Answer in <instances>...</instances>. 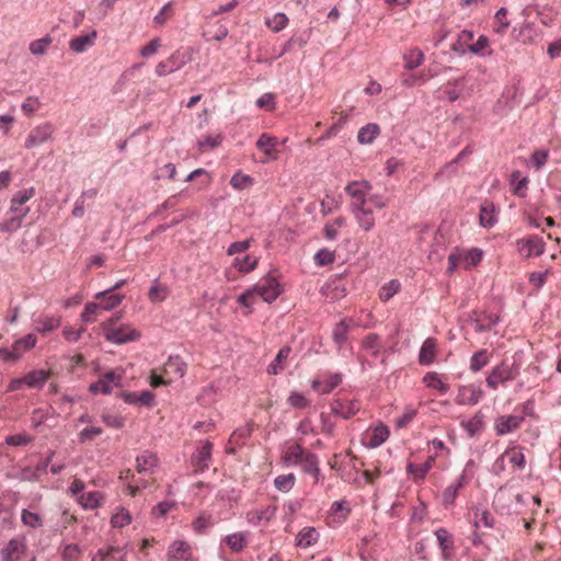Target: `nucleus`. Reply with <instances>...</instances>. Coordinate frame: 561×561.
Masks as SVG:
<instances>
[{"mask_svg": "<svg viewBox=\"0 0 561 561\" xmlns=\"http://www.w3.org/2000/svg\"><path fill=\"white\" fill-rule=\"evenodd\" d=\"M523 353L516 352L511 358H505L494 366L485 378V383L491 390H497L514 380L520 373Z\"/></svg>", "mask_w": 561, "mask_h": 561, "instance_id": "1", "label": "nucleus"}, {"mask_svg": "<svg viewBox=\"0 0 561 561\" xmlns=\"http://www.w3.org/2000/svg\"><path fill=\"white\" fill-rule=\"evenodd\" d=\"M119 318V316H115L102 323L104 339L116 345L139 340L140 332L131 324H118Z\"/></svg>", "mask_w": 561, "mask_h": 561, "instance_id": "2", "label": "nucleus"}, {"mask_svg": "<svg viewBox=\"0 0 561 561\" xmlns=\"http://www.w3.org/2000/svg\"><path fill=\"white\" fill-rule=\"evenodd\" d=\"M278 277V272L273 270L261 278L255 285H253V290L256 296H260L267 304L275 301L283 291Z\"/></svg>", "mask_w": 561, "mask_h": 561, "instance_id": "3", "label": "nucleus"}, {"mask_svg": "<svg viewBox=\"0 0 561 561\" xmlns=\"http://www.w3.org/2000/svg\"><path fill=\"white\" fill-rule=\"evenodd\" d=\"M546 242L538 234H531L516 241V251L526 259L537 257L545 253Z\"/></svg>", "mask_w": 561, "mask_h": 561, "instance_id": "4", "label": "nucleus"}, {"mask_svg": "<svg viewBox=\"0 0 561 561\" xmlns=\"http://www.w3.org/2000/svg\"><path fill=\"white\" fill-rule=\"evenodd\" d=\"M55 130V126L50 122H44L36 125L31 129L27 137L25 138L24 147L26 149H33L47 142L51 139Z\"/></svg>", "mask_w": 561, "mask_h": 561, "instance_id": "5", "label": "nucleus"}, {"mask_svg": "<svg viewBox=\"0 0 561 561\" xmlns=\"http://www.w3.org/2000/svg\"><path fill=\"white\" fill-rule=\"evenodd\" d=\"M371 190V184L368 181H352L346 187L345 192L351 196L352 201L350 209L365 206L367 203V196Z\"/></svg>", "mask_w": 561, "mask_h": 561, "instance_id": "6", "label": "nucleus"}, {"mask_svg": "<svg viewBox=\"0 0 561 561\" xmlns=\"http://www.w3.org/2000/svg\"><path fill=\"white\" fill-rule=\"evenodd\" d=\"M469 81H470L469 76H461V77H458V78L447 81L444 85H442L438 89L437 93H439V94L437 98L438 99L446 98L450 102L457 101L463 94V91Z\"/></svg>", "mask_w": 561, "mask_h": 561, "instance_id": "7", "label": "nucleus"}, {"mask_svg": "<svg viewBox=\"0 0 561 561\" xmlns=\"http://www.w3.org/2000/svg\"><path fill=\"white\" fill-rule=\"evenodd\" d=\"M123 379L122 370H111L105 373L100 379L90 386V391L93 393L110 394L114 387H121Z\"/></svg>", "mask_w": 561, "mask_h": 561, "instance_id": "8", "label": "nucleus"}, {"mask_svg": "<svg viewBox=\"0 0 561 561\" xmlns=\"http://www.w3.org/2000/svg\"><path fill=\"white\" fill-rule=\"evenodd\" d=\"M34 196L35 188L33 186L18 191L10 201L9 211L24 219L30 213V207L25 204Z\"/></svg>", "mask_w": 561, "mask_h": 561, "instance_id": "9", "label": "nucleus"}, {"mask_svg": "<svg viewBox=\"0 0 561 561\" xmlns=\"http://www.w3.org/2000/svg\"><path fill=\"white\" fill-rule=\"evenodd\" d=\"M213 444L209 440L201 442V446L192 455V465L196 471H205L211 462Z\"/></svg>", "mask_w": 561, "mask_h": 561, "instance_id": "10", "label": "nucleus"}, {"mask_svg": "<svg viewBox=\"0 0 561 561\" xmlns=\"http://www.w3.org/2000/svg\"><path fill=\"white\" fill-rule=\"evenodd\" d=\"M484 396L483 390L474 385L460 386L456 397V403L459 405H476Z\"/></svg>", "mask_w": 561, "mask_h": 561, "instance_id": "11", "label": "nucleus"}, {"mask_svg": "<svg viewBox=\"0 0 561 561\" xmlns=\"http://www.w3.org/2000/svg\"><path fill=\"white\" fill-rule=\"evenodd\" d=\"M276 511L277 507L274 505H267L262 508H253L247 512L245 519L250 525L257 527L271 522L274 518Z\"/></svg>", "mask_w": 561, "mask_h": 561, "instance_id": "12", "label": "nucleus"}, {"mask_svg": "<svg viewBox=\"0 0 561 561\" xmlns=\"http://www.w3.org/2000/svg\"><path fill=\"white\" fill-rule=\"evenodd\" d=\"M523 423V416L517 415H501L497 419H495L494 422V430L496 435L504 436L506 434H510L520 427Z\"/></svg>", "mask_w": 561, "mask_h": 561, "instance_id": "13", "label": "nucleus"}, {"mask_svg": "<svg viewBox=\"0 0 561 561\" xmlns=\"http://www.w3.org/2000/svg\"><path fill=\"white\" fill-rule=\"evenodd\" d=\"M26 551L24 539L12 538L1 550L0 558L2 561H16Z\"/></svg>", "mask_w": 561, "mask_h": 561, "instance_id": "14", "label": "nucleus"}, {"mask_svg": "<svg viewBox=\"0 0 561 561\" xmlns=\"http://www.w3.org/2000/svg\"><path fill=\"white\" fill-rule=\"evenodd\" d=\"M249 531L232 533L221 539L220 546L226 545L232 552L240 553L249 545Z\"/></svg>", "mask_w": 561, "mask_h": 561, "instance_id": "15", "label": "nucleus"}, {"mask_svg": "<svg viewBox=\"0 0 561 561\" xmlns=\"http://www.w3.org/2000/svg\"><path fill=\"white\" fill-rule=\"evenodd\" d=\"M168 557L175 561H193L192 549L188 542L175 540L168 550Z\"/></svg>", "mask_w": 561, "mask_h": 561, "instance_id": "16", "label": "nucleus"}, {"mask_svg": "<svg viewBox=\"0 0 561 561\" xmlns=\"http://www.w3.org/2000/svg\"><path fill=\"white\" fill-rule=\"evenodd\" d=\"M158 466V458L151 451L146 450L136 458V468L139 473L153 474Z\"/></svg>", "mask_w": 561, "mask_h": 561, "instance_id": "17", "label": "nucleus"}, {"mask_svg": "<svg viewBox=\"0 0 561 561\" xmlns=\"http://www.w3.org/2000/svg\"><path fill=\"white\" fill-rule=\"evenodd\" d=\"M434 534L437 539L438 547L442 550V558L445 561L450 560L455 549L454 540L450 533L446 528L442 527L436 529Z\"/></svg>", "mask_w": 561, "mask_h": 561, "instance_id": "18", "label": "nucleus"}, {"mask_svg": "<svg viewBox=\"0 0 561 561\" xmlns=\"http://www.w3.org/2000/svg\"><path fill=\"white\" fill-rule=\"evenodd\" d=\"M298 466L305 473L312 476L314 483H319L322 479L319 458L316 454L308 451Z\"/></svg>", "mask_w": 561, "mask_h": 561, "instance_id": "19", "label": "nucleus"}, {"mask_svg": "<svg viewBox=\"0 0 561 561\" xmlns=\"http://www.w3.org/2000/svg\"><path fill=\"white\" fill-rule=\"evenodd\" d=\"M124 297L125 296L122 294L114 293L113 289H105L95 295V298L100 300V307L102 310L106 311H110L119 306Z\"/></svg>", "mask_w": 561, "mask_h": 561, "instance_id": "20", "label": "nucleus"}, {"mask_svg": "<svg viewBox=\"0 0 561 561\" xmlns=\"http://www.w3.org/2000/svg\"><path fill=\"white\" fill-rule=\"evenodd\" d=\"M50 377V371L45 369H33L24 375L26 387L31 389H42Z\"/></svg>", "mask_w": 561, "mask_h": 561, "instance_id": "21", "label": "nucleus"}, {"mask_svg": "<svg viewBox=\"0 0 561 561\" xmlns=\"http://www.w3.org/2000/svg\"><path fill=\"white\" fill-rule=\"evenodd\" d=\"M307 453L308 450H306L300 444H293L285 450L282 460L284 465L295 467L300 463Z\"/></svg>", "mask_w": 561, "mask_h": 561, "instance_id": "22", "label": "nucleus"}, {"mask_svg": "<svg viewBox=\"0 0 561 561\" xmlns=\"http://www.w3.org/2000/svg\"><path fill=\"white\" fill-rule=\"evenodd\" d=\"M436 350H437V344H436L435 339L427 337L423 342V344L420 348L419 363L423 366L431 365L435 360Z\"/></svg>", "mask_w": 561, "mask_h": 561, "instance_id": "23", "label": "nucleus"}, {"mask_svg": "<svg viewBox=\"0 0 561 561\" xmlns=\"http://www.w3.org/2000/svg\"><path fill=\"white\" fill-rule=\"evenodd\" d=\"M342 382V375L339 373L330 374L325 380H313L311 387L321 394L330 393Z\"/></svg>", "mask_w": 561, "mask_h": 561, "instance_id": "24", "label": "nucleus"}, {"mask_svg": "<svg viewBox=\"0 0 561 561\" xmlns=\"http://www.w3.org/2000/svg\"><path fill=\"white\" fill-rule=\"evenodd\" d=\"M191 60L192 54L188 49H178L168 59H165V62L173 73L182 69Z\"/></svg>", "mask_w": 561, "mask_h": 561, "instance_id": "25", "label": "nucleus"}, {"mask_svg": "<svg viewBox=\"0 0 561 561\" xmlns=\"http://www.w3.org/2000/svg\"><path fill=\"white\" fill-rule=\"evenodd\" d=\"M96 36V31H92L89 34L73 37L69 42V48L77 54L84 53L89 47H91L94 44Z\"/></svg>", "mask_w": 561, "mask_h": 561, "instance_id": "26", "label": "nucleus"}, {"mask_svg": "<svg viewBox=\"0 0 561 561\" xmlns=\"http://www.w3.org/2000/svg\"><path fill=\"white\" fill-rule=\"evenodd\" d=\"M164 373L170 377L182 378L186 373V363L179 355L170 356L164 364Z\"/></svg>", "mask_w": 561, "mask_h": 561, "instance_id": "27", "label": "nucleus"}, {"mask_svg": "<svg viewBox=\"0 0 561 561\" xmlns=\"http://www.w3.org/2000/svg\"><path fill=\"white\" fill-rule=\"evenodd\" d=\"M351 211L354 215L358 226L363 230L369 231L374 228L375 217L370 209H367V208H365V206H362V207L351 209Z\"/></svg>", "mask_w": 561, "mask_h": 561, "instance_id": "28", "label": "nucleus"}, {"mask_svg": "<svg viewBox=\"0 0 561 561\" xmlns=\"http://www.w3.org/2000/svg\"><path fill=\"white\" fill-rule=\"evenodd\" d=\"M319 536L314 527H304L296 536V545L300 548H309L317 543Z\"/></svg>", "mask_w": 561, "mask_h": 561, "instance_id": "29", "label": "nucleus"}, {"mask_svg": "<svg viewBox=\"0 0 561 561\" xmlns=\"http://www.w3.org/2000/svg\"><path fill=\"white\" fill-rule=\"evenodd\" d=\"M435 458L436 456H430L424 463L419 466L414 465L413 462H409L407 466V472L413 474L415 481H422L432 469Z\"/></svg>", "mask_w": 561, "mask_h": 561, "instance_id": "30", "label": "nucleus"}, {"mask_svg": "<svg viewBox=\"0 0 561 561\" xmlns=\"http://www.w3.org/2000/svg\"><path fill=\"white\" fill-rule=\"evenodd\" d=\"M331 410L334 414H337L343 419H350L358 412L359 407L356 402L335 400L331 405Z\"/></svg>", "mask_w": 561, "mask_h": 561, "instance_id": "31", "label": "nucleus"}, {"mask_svg": "<svg viewBox=\"0 0 561 561\" xmlns=\"http://www.w3.org/2000/svg\"><path fill=\"white\" fill-rule=\"evenodd\" d=\"M379 134V125L375 123H368L358 130L357 140L362 145H369L377 138Z\"/></svg>", "mask_w": 561, "mask_h": 561, "instance_id": "32", "label": "nucleus"}, {"mask_svg": "<svg viewBox=\"0 0 561 561\" xmlns=\"http://www.w3.org/2000/svg\"><path fill=\"white\" fill-rule=\"evenodd\" d=\"M278 144V139L268 134H262L256 140V147L261 150L265 156L275 159V147Z\"/></svg>", "mask_w": 561, "mask_h": 561, "instance_id": "33", "label": "nucleus"}, {"mask_svg": "<svg viewBox=\"0 0 561 561\" xmlns=\"http://www.w3.org/2000/svg\"><path fill=\"white\" fill-rule=\"evenodd\" d=\"M170 294V289L167 285L161 284L158 278L153 279L149 293L148 298L151 302H162L164 301Z\"/></svg>", "mask_w": 561, "mask_h": 561, "instance_id": "34", "label": "nucleus"}, {"mask_svg": "<svg viewBox=\"0 0 561 561\" xmlns=\"http://www.w3.org/2000/svg\"><path fill=\"white\" fill-rule=\"evenodd\" d=\"M216 524L215 518L208 512L201 513L192 523V528L196 534H205Z\"/></svg>", "mask_w": 561, "mask_h": 561, "instance_id": "35", "label": "nucleus"}, {"mask_svg": "<svg viewBox=\"0 0 561 561\" xmlns=\"http://www.w3.org/2000/svg\"><path fill=\"white\" fill-rule=\"evenodd\" d=\"M103 495L99 491L82 493L79 496V503L85 510H93L102 505Z\"/></svg>", "mask_w": 561, "mask_h": 561, "instance_id": "36", "label": "nucleus"}, {"mask_svg": "<svg viewBox=\"0 0 561 561\" xmlns=\"http://www.w3.org/2000/svg\"><path fill=\"white\" fill-rule=\"evenodd\" d=\"M511 184L513 185V194L518 197H525L527 193L528 179L522 176L520 171L516 170L511 174Z\"/></svg>", "mask_w": 561, "mask_h": 561, "instance_id": "37", "label": "nucleus"}, {"mask_svg": "<svg viewBox=\"0 0 561 561\" xmlns=\"http://www.w3.org/2000/svg\"><path fill=\"white\" fill-rule=\"evenodd\" d=\"M539 38V32L534 23H525L518 31L517 39L524 44H533Z\"/></svg>", "mask_w": 561, "mask_h": 561, "instance_id": "38", "label": "nucleus"}, {"mask_svg": "<svg viewBox=\"0 0 561 561\" xmlns=\"http://www.w3.org/2000/svg\"><path fill=\"white\" fill-rule=\"evenodd\" d=\"M491 355L488 350H480L470 358L469 368L472 373L480 371L483 367H485L490 363Z\"/></svg>", "mask_w": 561, "mask_h": 561, "instance_id": "39", "label": "nucleus"}, {"mask_svg": "<svg viewBox=\"0 0 561 561\" xmlns=\"http://www.w3.org/2000/svg\"><path fill=\"white\" fill-rule=\"evenodd\" d=\"M461 426L470 437H474L480 434L484 427L483 416L478 413L470 420L461 422Z\"/></svg>", "mask_w": 561, "mask_h": 561, "instance_id": "40", "label": "nucleus"}, {"mask_svg": "<svg viewBox=\"0 0 561 561\" xmlns=\"http://www.w3.org/2000/svg\"><path fill=\"white\" fill-rule=\"evenodd\" d=\"M389 434V430L386 425L376 426L370 434L368 446L370 448L379 447L388 439Z\"/></svg>", "mask_w": 561, "mask_h": 561, "instance_id": "41", "label": "nucleus"}, {"mask_svg": "<svg viewBox=\"0 0 561 561\" xmlns=\"http://www.w3.org/2000/svg\"><path fill=\"white\" fill-rule=\"evenodd\" d=\"M423 381L426 387L436 389L440 394H445L449 390V385L444 382L437 373H427Z\"/></svg>", "mask_w": 561, "mask_h": 561, "instance_id": "42", "label": "nucleus"}, {"mask_svg": "<svg viewBox=\"0 0 561 561\" xmlns=\"http://www.w3.org/2000/svg\"><path fill=\"white\" fill-rule=\"evenodd\" d=\"M53 43V38L50 35H46L42 38L32 41L28 45V49L34 56H42L47 53L49 46Z\"/></svg>", "mask_w": 561, "mask_h": 561, "instance_id": "43", "label": "nucleus"}, {"mask_svg": "<svg viewBox=\"0 0 561 561\" xmlns=\"http://www.w3.org/2000/svg\"><path fill=\"white\" fill-rule=\"evenodd\" d=\"M45 463H37L35 468H24L19 473V479L22 481H37L41 476L46 473Z\"/></svg>", "mask_w": 561, "mask_h": 561, "instance_id": "44", "label": "nucleus"}, {"mask_svg": "<svg viewBox=\"0 0 561 561\" xmlns=\"http://www.w3.org/2000/svg\"><path fill=\"white\" fill-rule=\"evenodd\" d=\"M348 335V325L345 320H341L335 324L332 331V337L337 348H342L345 342L347 341Z\"/></svg>", "mask_w": 561, "mask_h": 561, "instance_id": "45", "label": "nucleus"}, {"mask_svg": "<svg viewBox=\"0 0 561 561\" xmlns=\"http://www.w3.org/2000/svg\"><path fill=\"white\" fill-rule=\"evenodd\" d=\"M363 348L371 356H377L381 350L380 337L376 333H369L362 343Z\"/></svg>", "mask_w": 561, "mask_h": 561, "instance_id": "46", "label": "nucleus"}, {"mask_svg": "<svg viewBox=\"0 0 561 561\" xmlns=\"http://www.w3.org/2000/svg\"><path fill=\"white\" fill-rule=\"evenodd\" d=\"M296 483V476L294 473L280 474L274 479V486L283 493L289 492Z\"/></svg>", "mask_w": 561, "mask_h": 561, "instance_id": "47", "label": "nucleus"}, {"mask_svg": "<svg viewBox=\"0 0 561 561\" xmlns=\"http://www.w3.org/2000/svg\"><path fill=\"white\" fill-rule=\"evenodd\" d=\"M222 141V137L220 134H216V135H203L198 140H197V147L201 151H206V150H209V149H215L217 148L218 146H220Z\"/></svg>", "mask_w": 561, "mask_h": 561, "instance_id": "48", "label": "nucleus"}, {"mask_svg": "<svg viewBox=\"0 0 561 561\" xmlns=\"http://www.w3.org/2000/svg\"><path fill=\"white\" fill-rule=\"evenodd\" d=\"M131 523V515L125 507H118L111 517V525L114 528H123Z\"/></svg>", "mask_w": 561, "mask_h": 561, "instance_id": "49", "label": "nucleus"}, {"mask_svg": "<svg viewBox=\"0 0 561 561\" xmlns=\"http://www.w3.org/2000/svg\"><path fill=\"white\" fill-rule=\"evenodd\" d=\"M257 265V259L251 255H244L243 257H234L233 266L241 273H249L253 271Z\"/></svg>", "mask_w": 561, "mask_h": 561, "instance_id": "50", "label": "nucleus"}, {"mask_svg": "<svg viewBox=\"0 0 561 561\" xmlns=\"http://www.w3.org/2000/svg\"><path fill=\"white\" fill-rule=\"evenodd\" d=\"M37 339L36 335L33 333H28L24 335L22 339L16 340L13 343V348L19 352V355L22 356V354L25 351H28L33 348L36 345Z\"/></svg>", "mask_w": 561, "mask_h": 561, "instance_id": "51", "label": "nucleus"}, {"mask_svg": "<svg viewBox=\"0 0 561 561\" xmlns=\"http://www.w3.org/2000/svg\"><path fill=\"white\" fill-rule=\"evenodd\" d=\"M504 457H506L511 463L518 467L519 469H524L526 466L525 455L520 447H513L505 450Z\"/></svg>", "mask_w": 561, "mask_h": 561, "instance_id": "52", "label": "nucleus"}, {"mask_svg": "<svg viewBox=\"0 0 561 561\" xmlns=\"http://www.w3.org/2000/svg\"><path fill=\"white\" fill-rule=\"evenodd\" d=\"M401 284L398 279H391L388 283H386L379 293V298L381 301H389L399 290H400Z\"/></svg>", "mask_w": 561, "mask_h": 561, "instance_id": "53", "label": "nucleus"}, {"mask_svg": "<svg viewBox=\"0 0 561 561\" xmlns=\"http://www.w3.org/2000/svg\"><path fill=\"white\" fill-rule=\"evenodd\" d=\"M424 60V54L419 48L411 49L404 55V67L409 70L417 68Z\"/></svg>", "mask_w": 561, "mask_h": 561, "instance_id": "54", "label": "nucleus"}, {"mask_svg": "<svg viewBox=\"0 0 561 561\" xmlns=\"http://www.w3.org/2000/svg\"><path fill=\"white\" fill-rule=\"evenodd\" d=\"M255 298H256V294L255 291L253 290V286L245 289L243 293H241L238 298H237V302L239 306L241 307H244L248 309V314L249 313H252L253 311V304L255 301Z\"/></svg>", "mask_w": 561, "mask_h": 561, "instance_id": "55", "label": "nucleus"}, {"mask_svg": "<svg viewBox=\"0 0 561 561\" xmlns=\"http://www.w3.org/2000/svg\"><path fill=\"white\" fill-rule=\"evenodd\" d=\"M289 353V347L280 348L275 359L268 365L267 373L270 375H277L278 373H280L283 370V366L280 365V363L288 357Z\"/></svg>", "mask_w": 561, "mask_h": 561, "instance_id": "56", "label": "nucleus"}, {"mask_svg": "<svg viewBox=\"0 0 561 561\" xmlns=\"http://www.w3.org/2000/svg\"><path fill=\"white\" fill-rule=\"evenodd\" d=\"M289 20L285 13L278 12L272 19L266 20V25L275 33L284 30Z\"/></svg>", "mask_w": 561, "mask_h": 561, "instance_id": "57", "label": "nucleus"}, {"mask_svg": "<svg viewBox=\"0 0 561 561\" xmlns=\"http://www.w3.org/2000/svg\"><path fill=\"white\" fill-rule=\"evenodd\" d=\"M462 254V262L466 265V268H470L472 266H476L480 261L482 260L483 252L480 249L473 248L471 250H468Z\"/></svg>", "mask_w": 561, "mask_h": 561, "instance_id": "58", "label": "nucleus"}, {"mask_svg": "<svg viewBox=\"0 0 561 561\" xmlns=\"http://www.w3.org/2000/svg\"><path fill=\"white\" fill-rule=\"evenodd\" d=\"M479 218L480 225L485 228L493 227L497 221L493 207L489 208L485 205L481 206Z\"/></svg>", "mask_w": 561, "mask_h": 561, "instance_id": "59", "label": "nucleus"}, {"mask_svg": "<svg viewBox=\"0 0 561 561\" xmlns=\"http://www.w3.org/2000/svg\"><path fill=\"white\" fill-rule=\"evenodd\" d=\"M348 119V115L347 114H343L339 117V119L333 123L329 128L328 130L325 131L324 135H322L318 141H323V140H327V139H330L331 137L335 136L343 127L344 125L346 124Z\"/></svg>", "mask_w": 561, "mask_h": 561, "instance_id": "60", "label": "nucleus"}, {"mask_svg": "<svg viewBox=\"0 0 561 561\" xmlns=\"http://www.w3.org/2000/svg\"><path fill=\"white\" fill-rule=\"evenodd\" d=\"M22 523L31 528H39L43 526V520L37 513L23 510L21 514Z\"/></svg>", "mask_w": 561, "mask_h": 561, "instance_id": "61", "label": "nucleus"}, {"mask_svg": "<svg viewBox=\"0 0 561 561\" xmlns=\"http://www.w3.org/2000/svg\"><path fill=\"white\" fill-rule=\"evenodd\" d=\"M313 259L318 266H325L334 262L335 255L334 252L323 248L316 252Z\"/></svg>", "mask_w": 561, "mask_h": 561, "instance_id": "62", "label": "nucleus"}, {"mask_svg": "<svg viewBox=\"0 0 561 561\" xmlns=\"http://www.w3.org/2000/svg\"><path fill=\"white\" fill-rule=\"evenodd\" d=\"M287 402L291 408L296 409H305L310 405V401L298 391H291L287 399Z\"/></svg>", "mask_w": 561, "mask_h": 561, "instance_id": "63", "label": "nucleus"}, {"mask_svg": "<svg viewBox=\"0 0 561 561\" xmlns=\"http://www.w3.org/2000/svg\"><path fill=\"white\" fill-rule=\"evenodd\" d=\"M82 553L81 548L77 543L66 545L61 551V558L64 561H76Z\"/></svg>", "mask_w": 561, "mask_h": 561, "instance_id": "64", "label": "nucleus"}]
</instances>
